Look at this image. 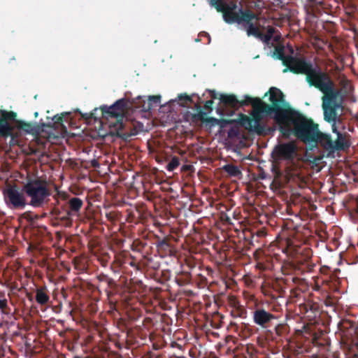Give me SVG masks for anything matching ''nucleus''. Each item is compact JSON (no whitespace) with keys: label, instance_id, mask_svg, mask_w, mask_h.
Returning <instances> with one entry per match:
<instances>
[{"label":"nucleus","instance_id":"obj_40","mask_svg":"<svg viewBox=\"0 0 358 358\" xmlns=\"http://www.w3.org/2000/svg\"><path fill=\"white\" fill-rule=\"evenodd\" d=\"M8 308V300L5 298L0 299V312H1L2 313H6V310Z\"/></svg>","mask_w":358,"mask_h":358},{"label":"nucleus","instance_id":"obj_12","mask_svg":"<svg viewBox=\"0 0 358 358\" xmlns=\"http://www.w3.org/2000/svg\"><path fill=\"white\" fill-rule=\"evenodd\" d=\"M17 116L16 113L13 111H6L0 109V136L4 138L10 135L13 130V126L9 121L15 120Z\"/></svg>","mask_w":358,"mask_h":358},{"label":"nucleus","instance_id":"obj_54","mask_svg":"<svg viewBox=\"0 0 358 358\" xmlns=\"http://www.w3.org/2000/svg\"><path fill=\"white\" fill-rule=\"evenodd\" d=\"M356 358H358V352L356 354Z\"/></svg>","mask_w":358,"mask_h":358},{"label":"nucleus","instance_id":"obj_22","mask_svg":"<svg viewBox=\"0 0 358 358\" xmlns=\"http://www.w3.org/2000/svg\"><path fill=\"white\" fill-rule=\"evenodd\" d=\"M36 301L40 305H45L48 303L50 297L45 287H41L36 290Z\"/></svg>","mask_w":358,"mask_h":358},{"label":"nucleus","instance_id":"obj_28","mask_svg":"<svg viewBox=\"0 0 358 358\" xmlns=\"http://www.w3.org/2000/svg\"><path fill=\"white\" fill-rule=\"evenodd\" d=\"M19 127L22 130L29 134H34L37 131L36 127L34 124L29 122H20L19 123Z\"/></svg>","mask_w":358,"mask_h":358},{"label":"nucleus","instance_id":"obj_7","mask_svg":"<svg viewBox=\"0 0 358 358\" xmlns=\"http://www.w3.org/2000/svg\"><path fill=\"white\" fill-rule=\"evenodd\" d=\"M273 56L281 60L282 64L286 66V68L282 70L283 73L290 71L294 74L306 75L313 64L310 61L307 60L303 57L285 55L283 46H276L274 49Z\"/></svg>","mask_w":358,"mask_h":358},{"label":"nucleus","instance_id":"obj_45","mask_svg":"<svg viewBox=\"0 0 358 358\" xmlns=\"http://www.w3.org/2000/svg\"><path fill=\"white\" fill-rule=\"evenodd\" d=\"M273 170L275 171L276 176H280L281 175L280 171L276 166H273Z\"/></svg>","mask_w":358,"mask_h":358},{"label":"nucleus","instance_id":"obj_15","mask_svg":"<svg viewBox=\"0 0 358 358\" xmlns=\"http://www.w3.org/2000/svg\"><path fill=\"white\" fill-rule=\"evenodd\" d=\"M50 214L53 219L59 222L62 224L65 227H69L72 224V220L67 210H62L56 206L52 207L50 211Z\"/></svg>","mask_w":358,"mask_h":358},{"label":"nucleus","instance_id":"obj_3","mask_svg":"<svg viewBox=\"0 0 358 358\" xmlns=\"http://www.w3.org/2000/svg\"><path fill=\"white\" fill-rule=\"evenodd\" d=\"M306 81L309 86L320 90L323 96L322 103H341L344 99L339 90L336 88V84L331 76L319 66L314 65L306 73Z\"/></svg>","mask_w":358,"mask_h":358},{"label":"nucleus","instance_id":"obj_42","mask_svg":"<svg viewBox=\"0 0 358 358\" xmlns=\"http://www.w3.org/2000/svg\"><path fill=\"white\" fill-rule=\"evenodd\" d=\"M275 31H276V29L274 27H273L271 26H268L267 27V31L266 34L273 38Z\"/></svg>","mask_w":358,"mask_h":358},{"label":"nucleus","instance_id":"obj_41","mask_svg":"<svg viewBox=\"0 0 358 358\" xmlns=\"http://www.w3.org/2000/svg\"><path fill=\"white\" fill-rule=\"evenodd\" d=\"M97 110H98V109L95 108L93 112H92L89 114L88 113L82 114V117L85 120H90V119L96 120L97 118V116H96Z\"/></svg>","mask_w":358,"mask_h":358},{"label":"nucleus","instance_id":"obj_14","mask_svg":"<svg viewBox=\"0 0 358 358\" xmlns=\"http://www.w3.org/2000/svg\"><path fill=\"white\" fill-rule=\"evenodd\" d=\"M341 107V103H322L324 119L326 122L331 124L333 132H337V128L336 126V123L338 120L337 109Z\"/></svg>","mask_w":358,"mask_h":358},{"label":"nucleus","instance_id":"obj_6","mask_svg":"<svg viewBox=\"0 0 358 358\" xmlns=\"http://www.w3.org/2000/svg\"><path fill=\"white\" fill-rule=\"evenodd\" d=\"M128 107V101L124 99L117 100L113 105L102 106L100 107L101 117L107 120L114 119L113 122H108L110 132L113 134L120 136V131L124 127L123 120L125 117L126 111Z\"/></svg>","mask_w":358,"mask_h":358},{"label":"nucleus","instance_id":"obj_4","mask_svg":"<svg viewBox=\"0 0 358 358\" xmlns=\"http://www.w3.org/2000/svg\"><path fill=\"white\" fill-rule=\"evenodd\" d=\"M298 156V148L294 141H288L277 144L271 153L272 158L278 161H285V175L287 182L299 185L305 183V177L295 162Z\"/></svg>","mask_w":358,"mask_h":358},{"label":"nucleus","instance_id":"obj_47","mask_svg":"<svg viewBox=\"0 0 358 358\" xmlns=\"http://www.w3.org/2000/svg\"><path fill=\"white\" fill-rule=\"evenodd\" d=\"M210 93L212 99H217V94L215 91H210Z\"/></svg>","mask_w":358,"mask_h":358},{"label":"nucleus","instance_id":"obj_24","mask_svg":"<svg viewBox=\"0 0 358 358\" xmlns=\"http://www.w3.org/2000/svg\"><path fill=\"white\" fill-rule=\"evenodd\" d=\"M222 170L231 177H238L242 176L240 169L232 164H225L222 166Z\"/></svg>","mask_w":358,"mask_h":358},{"label":"nucleus","instance_id":"obj_50","mask_svg":"<svg viewBox=\"0 0 358 358\" xmlns=\"http://www.w3.org/2000/svg\"><path fill=\"white\" fill-rule=\"evenodd\" d=\"M230 324H231V326H233V325L236 326V323H234V322H232L230 323Z\"/></svg>","mask_w":358,"mask_h":358},{"label":"nucleus","instance_id":"obj_36","mask_svg":"<svg viewBox=\"0 0 358 358\" xmlns=\"http://www.w3.org/2000/svg\"><path fill=\"white\" fill-rule=\"evenodd\" d=\"M21 217L29 222H32L34 220H37L38 216L37 215H34L31 211H26L24 212Z\"/></svg>","mask_w":358,"mask_h":358},{"label":"nucleus","instance_id":"obj_23","mask_svg":"<svg viewBox=\"0 0 358 358\" xmlns=\"http://www.w3.org/2000/svg\"><path fill=\"white\" fill-rule=\"evenodd\" d=\"M355 323L350 320H343L339 324V327L341 331L345 329H351L355 334V338L352 340L353 344L358 348V328H355Z\"/></svg>","mask_w":358,"mask_h":358},{"label":"nucleus","instance_id":"obj_5","mask_svg":"<svg viewBox=\"0 0 358 358\" xmlns=\"http://www.w3.org/2000/svg\"><path fill=\"white\" fill-rule=\"evenodd\" d=\"M22 189L29 199V206L42 208L50 201L52 195L51 186L46 178L28 174L22 182Z\"/></svg>","mask_w":358,"mask_h":358},{"label":"nucleus","instance_id":"obj_1","mask_svg":"<svg viewBox=\"0 0 358 358\" xmlns=\"http://www.w3.org/2000/svg\"><path fill=\"white\" fill-rule=\"evenodd\" d=\"M268 94H269L270 104L264 102L260 98L250 96V99L248 101V106H252L250 117L243 114L241 115L240 124L250 132L258 135L264 134L266 126L262 122L264 115H273V118L279 127H280L287 102L285 99L284 94L278 88L271 87L264 97L266 96Z\"/></svg>","mask_w":358,"mask_h":358},{"label":"nucleus","instance_id":"obj_31","mask_svg":"<svg viewBox=\"0 0 358 358\" xmlns=\"http://www.w3.org/2000/svg\"><path fill=\"white\" fill-rule=\"evenodd\" d=\"M178 99L180 101V105L183 107H186L189 103H193L192 98L186 94H179Z\"/></svg>","mask_w":358,"mask_h":358},{"label":"nucleus","instance_id":"obj_21","mask_svg":"<svg viewBox=\"0 0 358 358\" xmlns=\"http://www.w3.org/2000/svg\"><path fill=\"white\" fill-rule=\"evenodd\" d=\"M97 279L100 282L106 284L107 287L106 288V291L108 294L111 292L113 290H115L117 287L115 281L108 275L100 273L97 276Z\"/></svg>","mask_w":358,"mask_h":358},{"label":"nucleus","instance_id":"obj_11","mask_svg":"<svg viewBox=\"0 0 358 358\" xmlns=\"http://www.w3.org/2000/svg\"><path fill=\"white\" fill-rule=\"evenodd\" d=\"M277 317L262 307L256 306L252 311L253 322L262 329L269 327Z\"/></svg>","mask_w":358,"mask_h":358},{"label":"nucleus","instance_id":"obj_48","mask_svg":"<svg viewBox=\"0 0 358 358\" xmlns=\"http://www.w3.org/2000/svg\"><path fill=\"white\" fill-rule=\"evenodd\" d=\"M292 294L294 296H297L296 290H292Z\"/></svg>","mask_w":358,"mask_h":358},{"label":"nucleus","instance_id":"obj_38","mask_svg":"<svg viewBox=\"0 0 358 358\" xmlns=\"http://www.w3.org/2000/svg\"><path fill=\"white\" fill-rule=\"evenodd\" d=\"M287 329V327L283 324H278L275 327V331L278 336H282Z\"/></svg>","mask_w":358,"mask_h":358},{"label":"nucleus","instance_id":"obj_18","mask_svg":"<svg viewBox=\"0 0 358 358\" xmlns=\"http://www.w3.org/2000/svg\"><path fill=\"white\" fill-rule=\"evenodd\" d=\"M83 206V201L78 197H73L69 200V209L67 210L70 217L77 215Z\"/></svg>","mask_w":358,"mask_h":358},{"label":"nucleus","instance_id":"obj_44","mask_svg":"<svg viewBox=\"0 0 358 358\" xmlns=\"http://www.w3.org/2000/svg\"><path fill=\"white\" fill-rule=\"evenodd\" d=\"M227 8H229L230 9H231V10H236L237 5L236 3H231L230 4L226 3L225 6H224V10H227Z\"/></svg>","mask_w":358,"mask_h":358},{"label":"nucleus","instance_id":"obj_51","mask_svg":"<svg viewBox=\"0 0 358 358\" xmlns=\"http://www.w3.org/2000/svg\"><path fill=\"white\" fill-rule=\"evenodd\" d=\"M38 113L37 112H36V113H34L35 117H37V116H38Z\"/></svg>","mask_w":358,"mask_h":358},{"label":"nucleus","instance_id":"obj_52","mask_svg":"<svg viewBox=\"0 0 358 358\" xmlns=\"http://www.w3.org/2000/svg\"><path fill=\"white\" fill-rule=\"evenodd\" d=\"M129 264H130L131 266H134V264L133 262H131Z\"/></svg>","mask_w":358,"mask_h":358},{"label":"nucleus","instance_id":"obj_39","mask_svg":"<svg viewBox=\"0 0 358 358\" xmlns=\"http://www.w3.org/2000/svg\"><path fill=\"white\" fill-rule=\"evenodd\" d=\"M258 39L262 41L264 44L268 45L271 43L272 37H271L266 34H263L262 32H261L260 36L258 37Z\"/></svg>","mask_w":358,"mask_h":358},{"label":"nucleus","instance_id":"obj_46","mask_svg":"<svg viewBox=\"0 0 358 358\" xmlns=\"http://www.w3.org/2000/svg\"><path fill=\"white\" fill-rule=\"evenodd\" d=\"M237 131L234 129H230L228 134L229 136H236L237 134Z\"/></svg>","mask_w":358,"mask_h":358},{"label":"nucleus","instance_id":"obj_27","mask_svg":"<svg viewBox=\"0 0 358 358\" xmlns=\"http://www.w3.org/2000/svg\"><path fill=\"white\" fill-rule=\"evenodd\" d=\"M231 315L234 318L241 317L245 319L247 317V310L244 307L238 306L231 310Z\"/></svg>","mask_w":358,"mask_h":358},{"label":"nucleus","instance_id":"obj_43","mask_svg":"<svg viewBox=\"0 0 358 358\" xmlns=\"http://www.w3.org/2000/svg\"><path fill=\"white\" fill-rule=\"evenodd\" d=\"M213 100H208L204 104V108L210 111L213 110Z\"/></svg>","mask_w":358,"mask_h":358},{"label":"nucleus","instance_id":"obj_9","mask_svg":"<svg viewBox=\"0 0 358 358\" xmlns=\"http://www.w3.org/2000/svg\"><path fill=\"white\" fill-rule=\"evenodd\" d=\"M4 201L7 206L12 210H23L29 206L25 192L16 185H10L3 191Z\"/></svg>","mask_w":358,"mask_h":358},{"label":"nucleus","instance_id":"obj_49","mask_svg":"<svg viewBox=\"0 0 358 358\" xmlns=\"http://www.w3.org/2000/svg\"><path fill=\"white\" fill-rule=\"evenodd\" d=\"M292 280L294 282H296L299 281V279L298 278H292Z\"/></svg>","mask_w":358,"mask_h":358},{"label":"nucleus","instance_id":"obj_35","mask_svg":"<svg viewBox=\"0 0 358 358\" xmlns=\"http://www.w3.org/2000/svg\"><path fill=\"white\" fill-rule=\"evenodd\" d=\"M8 137H10V140L9 142L10 146H15V145H20V140L18 138L17 135L14 134V129L13 128V130L11 131L10 135L8 136Z\"/></svg>","mask_w":358,"mask_h":358},{"label":"nucleus","instance_id":"obj_8","mask_svg":"<svg viewBox=\"0 0 358 358\" xmlns=\"http://www.w3.org/2000/svg\"><path fill=\"white\" fill-rule=\"evenodd\" d=\"M337 138L333 140L330 134L319 131L318 137L316 138L313 145L319 144L324 150L329 153H334L336 151L343 150L349 145L345 140V136L337 130L334 132Z\"/></svg>","mask_w":358,"mask_h":358},{"label":"nucleus","instance_id":"obj_25","mask_svg":"<svg viewBox=\"0 0 358 358\" xmlns=\"http://www.w3.org/2000/svg\"><path fill=\"white\" fill-rule=\"evenodd\" d=\"M196 107L198 110V113L194 115V117H196L203 122L214 124L217 122V120L216 118L206 117V113L202 110L201 106L199 104H196Z\"/></svg>","mask_w":358,"mask_h":358},{"label":"nucleus","instance_id":"obj_37","mask_svg":"<svg viewBox=\"0 0 358 358\" xmlns=\"http://www.w3.org/2000/svg\"><path fill=\"white\" fill-rule=\"evenodd\" d=\"M336 302L337 299L334 297L330 296L329 295L327 296L324 301V303L326 306L332 308H335Z\"/></svg>","mask_w":358,"mask_h":358},{"label":"nucleus","instance_id":"obj_26","mask_svg":"<svg viewBox=\"0 0 358 358\" xmlns=\"http://www.w3.org/2000/svg\"><path fill=\"white\" fill-rule=\"evenodd\" d=\"M161 96L159 95L150 96L148 99V103L142 106L143 110H149L153 107V104L157 105L160 103Z\"/></svg>","mask_w":358,"mask_h":358},{"label":"nucleus","instance_id":"obj_20","mask_svg":"<svg viewBox=\"0 0 358 358\" xmlns=\"http://www.w3.org/2000/svg\"><path fill=\"white\" fill-rule=\"evenodd\" d=\"M250 20L248 22L242 23L243 27L245 29L248 36H254L257 38L260 36L261 31L259 27L255 25Z\"/></svg>","mask_w":358,"mask_h":358},{"label":"nucleus","instance_id":"obj_32","mask_svg":"<svg viewBox=\"0 0 358 358\" xmlns=\"http://www.w3.org/2000/svg\"><path fill=\"white\" fill-rule=\"evenodd\" d=\"M180 164V161L178 157H173L171 161L168 163L166 166V169L169 171H174Z\"/></svg>","mask_w":358,"mask_h":358},{"label":"nucleus","instance_id":"obj_30","mask_svg":"<svg viewBox=\"0 0 358 358\" xmlns=\"http://www.w3.org/2000/svg\"><path fill=\"white\" fill-rule=\"evenodd\" d=\"M209 4L214 7L217 12L222 13L224 10V6L226 3H224V0H209Z\"/></svg>","mask_w":358,"mask_h":358},{"label":"nucleus","instance_id":"obj_53","mask_svg":"<svg viewBox=\"0 0 358 358\" xmlns=\"http://www.w3.org/2000/svg\"><path fill=\"white\" fill-rule=\"evenodd\" d=\"M0 296H3V294H2V293H1V292H0Z\"/></svg>","mask_w":358,"mask_h":358},{"label":"nucleus","instance_id":"obj_19","mask_svg":"<svg viewBox=\"0 0 358 358\" xmlns=\"http://www.w3.org/2000/svg\"><path fill=\"white\" fill-rule=\"evenodd\" d=\"M271 288L278 293V296L273 295L269 289H264L263 293L264 295L271 296L273 299H276L278 296H282L285 292L284 287L280 285L278 280L273 282Z\"/></svg>","mask_w":358,"mask_h":358},{"label":"nucleus","instance_id":"obj_34","mask_svg":"<svg viewBox=\"0 0 358 358\" xmlns=\"http://www.w3.org/2000/svg\"><path fill=\"white\" fill-rule=\"evenodd\" d=\"M297 332L299 335L304 336L305 338H308V336H311L312 332L310 331V328L308 324H303L301 329L297 330Z\"/></svg>","mask_w":358,"mask_h":358},{"label":"nucleus","instance_id":"obj_16","mask_svg":"<svg viewBox=\"0 0 358 358\" xmlns=\"http://www.w3.org/2000/svg\"><path fill=\"white\" fill-rule=\"evenodd\" d=\"M299 308L301 312L306 314L309 317H315L320 313L318 303L310 300L301 304Z\"/></svg>","mask_w":358,"mask_h":358},{"label":"nucleus","instance_id":"obj_10","mask_svg":"<svg viewBox=\"0 0 358 358\" xmlns=\"http://www.w3.org/2000/svg\"><path fill=\"white\" fill-rule=\"evenodd\" d=\"M223 19L228 24L237 23L242 24L248 22L250 20H257V15L249 10L238 9V11L231 10L229 8L222 11Z\"/></svg>","mask_w":358,"mask_h":358},{"label":"nucleus","instance_id":"obj_29","mask_svg":"<svg viewBox=\"0 0 358 358\" xmlns=\"http://www.w3.org/2000/svg\"><path fill=\"white\" fill-rule=\"evenodd\" d=\"M315 266V264L307 259L304 262H301L299 264V269L302 271V273H310L313 271Z\"/></svg>","mask_w":358,"mask_h":358},{"label":"nucleus","instance_id":"obj_13","mask_svg":"<svg viewBox=\"0 0 358 358\" xmlns=\"http://www.w3.org/2000/svg\"><path fill=\"white\" fill-rule=\"evenodd\" d=\"M219 99L225 107L238 110L241 107L248 106L250 96L245 95L243 99L238 100L234 94H220Z\"/></svg>","mask_w":358,"mask_h":358},{"label":"nucleus","instance_id":"obj_33","mask_svg":"<svg viewBox=\"0 0 358 358\" xmlns=\"http://www.w3.org/2000/svg\"><path fill=\"white\" fill-rule=\"evenodd\" d=\"M63 119H64L63 115H56L52 119L53 122H48L47 124H43V126L48 127H53V125L55 124H62L63 122Z\"/></svg>","mask_w":358,"mask_h":358},{"label":"nucleus","instance_id":"obj_2","mask_svg":"<svg viewBox=\"0 0 358 358\" xmlns=\"http://www.w3.org/2000/svg\"><path fill=\"white\" fill-rule=\"evenodd\" d=\"M279 131L285 138L294 136L298 140L312 144L318 137L319 125L287 103Z\"/></svg>","mask_w":358,"mask_h":358},{"label":"nucleus","instance_id":"obj_17","mask_svg":"<svg viewBox=\"0 0 358 358\" xmlns=\"http://www.w3.org/2000/svg\"><path fill=\"white\" fill-rule=\"evenodd\" d=\"M339 85L341 87L339 91L344 99L351 96L354 91V87L351 81L345 75L341 76Z\"/></svg>","mask_w":358,"mask_h":358}]
</instances>
